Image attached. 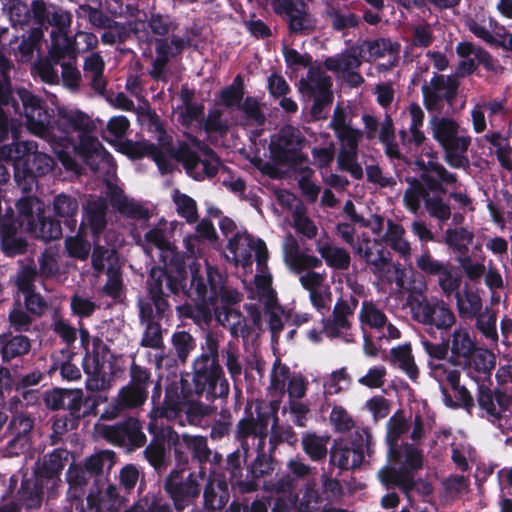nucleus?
Here are the masks:
<instances>
[{"mask_svg":"<svg viewBox=\"0 0 512 512\" xmlns=\"http://www.w3.org/2000/svg\"><path fill=\"white\" fill-rule=\"evenodd\" d=\"M16 94L23 111L14 102L12 106L16 112L24 114L28 131L50 144L65 169L78 171V164L73 158L75 153L95 171L112 166L110 155L102 144L88 134L93 127L88 115L78 110L60 109L59 120L52 123L38 97L25 88L17 89Z\"/></svg>","mask_w":512,"mask_h":512,"instance_id":"f257e3e1","label":"nucleus"},{"mask_svg":"<svg viewBox=\"0 0 512 512\" xmlns=\"http://www.w3.org/2000/svg\"><path fill=\"white\" fill-rule=\"evenodd\" d=\"M130 122L125 116H114L107 123V131L116 138L117 150L130 158L150 156L156 162L161 173L173 168L172 160L181 162L192 178L202 180L214 176L219 167L216 155L205 144L195 138L179 145L177 150L166 147L159 149L147 141L133 142L120 140L129 129Z\"/></svg>","mask_w":512,"mask_h":512,"instance_id":"f03ea898","label":"nucleus"},{"mask_svg":"<svg viewBox=\"0 0 512 512\" xmlns=\"http://www.w3.org/2000/svg\"><path fill=\"white\" fill-rule=\"evenodd\" d=\"M191 286L189 296H196L197 307L189 304L179 306L177 311L180 317L191 318L197 323L208 322L212 312L223 326L235 329L241 326L243 318L239 312L230 305L240 301V294L224 285L223 276L213 267L206 265L205 271L200 272V264L192 263Z\"/></svg>","mask_w":512,"mask_h":512,"instance_id":"7ed1b4c3","label":"nucleus"},{"mask_svg":"<svg viewBox=\"0 0 512 512\" xmlns=\"http://www.w3.org/2000/svg\"><path fill=\"white\" fill-rule=\"evenodd\" d=\"M33 141L15 142L0 147V156L14 165V180L23 192H29L36 185V177L46 175L54 167L53 159L38 152Z\"/></svg>","mask_w":512,"mask_h":512,"instance_id":"20e7f679","label":"nucleus"},{"mask_svg":"<svg viewBox=\"0 0 512 512\" xmlns=\"http://www.w3.org/2000/svg\"><path fill=\"white\" fill-rule=\"evenodd\" d=\"M80 338L87 354L83 361V367L88 375L86 381L87 389L100 391L107 389L112 382L115 373L113 355L107 350L100 339H94L93 348H89V334L81 329Z\"/></svg>","mask_w":512,"mask_h":512,"instance_id":"39448f33","label":"nucleus"},{"mask_svg":"<svg viewBox=\"0 0 512 512\" xmlns=\"http://www.w3.org/2000/svg\"><path fill=\"white\" fill-rule=\"evenodd\" d=\"M433 138L442 146L446 162L453 168H464L469 164L466 155L471 137L459 135V124L447 117H434L430 121Z\"/></svg>","mask_w":512,"mask_h":512,"instance_id":"423d86ee","label":"nucleus"},{"mask_svg":"<svg viewBox=\"0 0 512 512\" xmlns=\"http://www.w3.org/2000/svg\"><path fill=\"white\" fill-rule=\"evenodd\" d=\"M17 209L20 226L36 238L48 241L61 237L60 222L44 217L45 205L38 198H22L17 203Z\"/></svg>","mask_w":512,"mask_h":512,"instance_id":"0eeeda50","label":"nucleus"},{"mask_svg":"<svg viewBox=\"0 0 512 512\" xmlns=\"http://www.w3.org/2000/svg\"><path fill=\"white\" fill-rule=\"evenodd\" d=\"M107 209L106 201L103 199L90 200L85 208V218L81 224V231L75 237L66 239V249L71 257L86 259L90 252V243L83 239V227L88 226L94 235V244L96 241L100 244L99 234L106 226L105 213Z\"/></svg>","mask_w":512,"mask_h":512,"instance_id":"6e6552de","label":"nucleus"},{"mask_svg":"<svg viewBox=\"0 0 512 512\" xmlns=\"http://www.w3.org/2000/svg\"><path fill=\"white\" fill-rule=\"evenodd\" d=\"M211 413L207 405L195 401L193 398L184 395L183 391L167 390L163 407L155 412L159 417L168 420H176L181 426L186 422L197 425L204 416Z\"/></svg>","mask_w":512,"mask_h":512,"instance_id":"1a4fd4ad","label":"nucleus"},{"mask_svg":"<svg viewBox=\"0 0 512 512\" xmlns=\"http://www.w3.org/2000/svg\"><path fill=\"white\" fill-rule=\"evenodd\" d=\"M305 146V138L295 127L285 126L279 133L273 136L270 150L275 160L279 163L296 168L305 160L302 149Z\"/></svg>","mask_w":512,"mask_h":512,"instance_id":"9d476101","label":"nucleus"},{"mask_svg":"<svg viewBox=\"0 0 512 512\" xmlns=\"http://www.w3.org/2000/svg\"><path fill=\"white\" fill-rule=\"evenodd\" d=\"M408 304L414 318L423 324L443 330L452 327L456 322L453 311L444 301H428L421 295L411 294Z\"/></svg>","mask_w":512,"mask_h":512,"instance_id":"9b49d317","label":"nucleus"},{"mask_svg":"<svg viewBox=\"0 0 512 512\" xmlns=\"http://www.w3.org/2000/svg\"><path fill=\"white\" fill-rule=\"evenodd\" d=\"M228 250L232 261L236 265H241L244 269L252 264V252L255 253L257 266H264L268 260V249L265 242L261 239H254L245 230H238L229 239Z\"/></svg>","mask_w":512,"mask_h":512,"instance_id":"f8f14e48","label":"nucleus"},{"mask_svg":"<svg viewBox=\"0 0 512 512\" xmlns=\"http://www.w3.org/2000/svg\"><path fill=\"white\" fill-rule=\"evenodd\" d=\"M222 369L214 356L202 355L194 362L195 393L201 394L206 389L219 396H226L229 392L228 383L221 378Z\"/></svg>","mask_w":512,"mask_h":512,"instance_id":"ddd939ff","label":"nucleus"},{"mask_svg":"<svg viewBox=\"0 0 512 512\" xmlns=\"http://www.w3.org/2000/svg\"><path fill=\"white\" fill-rule=\"evenodd\" d=\"M185 287L186 284L181 271L178 272L177 277H173L172 271L165 272L161 268H153L148 280V289L157 313L162 315L168 309L165 290L178 293L180 290H184Z\"/></svg>","mask_w":512,"mask_h":512,"instance_id":"4468645a","label":"nucleus"},{"mask_svg":"<svg viewBox=\"0 0 512 512\" xmlns=\"http://www.w3.org/2000/svg\"><path fill=\"white\" fill-rule=\"evenodd\" d=\"M149 374L137 365L131 367V381L123 387L113 405L112 415L126 408H137L144 404L148 396Z\"/></svg>","mask_w":512,"mask_h":512,"instance_id":"2eb2a0df","label":"nucleus"},{"mask_svg":"<svg viewBox=\"0 0 512 512\" xmlns=\"http://www.w3.org/2000/svg\"><path fill=\"white\" fill-rule=\"evenodd\" d=\"M459 81L454 76L435 75L422 87L424 103L429 111L440 112L444 102L451 103L456 97Z\"/></svg>","mask_w":512,"mask_h":512,"instance_id":"dca6fc26","label":"nucleus"},{"mask_svg":"<svg viewBox=\"0 0 512 512\" xmlns=\"http://www.w3.org/2000/svg\"><path fill=\"white\" fill-rule=\"evenodd\" d=\"M165 489L173 500L175 508L181 511L199 496L200 483L195 474H189L184 479L181 472L173 471L166 481Z\"/></svg>","mask_w":512,"mask_h":512,"instance_id":"f3484780","label":"nucleus"},{"mask_svg":"<svg viewBox=\"0 0 512 512\" xmlns=\"http://www.w3.org/2000/svg\"><path fill=\"white\" fill-rule=\"evenodd\" d=\"M299 282L308 291L311 305L322 315L330 311L332 291L325 273L306 271L300 274Z\"/></svg>","mask_w":512,"mask_h":512,"instance_id":"a211bd4d","label":"nucleus"},{"mask_svg":"<svg viewBox=\"0 0 512 512\" xmlns=\"http://www.w3.org/2000/svg\"><path fill=\"white\" fill-rule=\"evenodd\" d=\"M358 436L361 440L359 444H353L352 447L337 444L334 447L331 453V461L334 465L342 469H354L363 462L364 447L368 454L371 453L373 446L371 433L366 429H362L358 432Z\"/></svg>","mask_w":512,"mask_h":512,"instance_id":"6ab92c4d","label":"nucleus"},{"mask_svg":"<svg viewBox=\"0 0 512 512\" xmlns=\"http://www.w3.org/2000/svg\"><path fill=\"white\" fill-rule=\"evenodd\" d=\"M93 267L98 270H106L108 281L104 287L107 294L117 297L120 294L122 282L119 274L118 258L114 249H104L96 241V247L92 255Z\"/></svg>","mask_w":512,"mask_h":512,"instance_id":"aec40b11","label":"nucleus"},{"mask_svg":"<svg viewBox=\"0 0 512 512\" xmlns=\"http://www.w3.org/2000/svg\"><path fill=\"white\" fill-rule=\"evenodd\" d=\"M341 143L338 155V164L341 169L348 171L353 177L361 178L363 170L357 162L358 142L362 133L352 127H349L336 134Z\"/></svg>","mask_w":512,"mask_h":512,"instance_id":"412c9836","label":"nucleus"},{"mask_svg":"<svg viewBox=\"0 0 512 512\" xmlns=\"http://www.w3.org/2000/svg\"><path fill=\"white\" fill-rule=\"evenodd\" d=\"M358 318L362 329L369 327L382 330V336L389 339L400 338V331L393 324L387 322L385 313L372 301L362 302L358 312Z\"/></svg>","mask_w":512,"mask_h":512,"instance_id":"4be33fe9","label":"nucleus"},{"mask_svg":"<svg viewBox=\"0 0 512 512\" xmlns=\"http://www.w3.org/2000/svg\"><path fill=\"white\" fill-rule=\"evenodd\" d=\"M330 77L326 72L320 68H311L307 79L301 80V88L310 92L314 99L313 113L316 114L317 110L325 104H328L332 99Z\"/></svg>","mask_w":512,"mask_h":512,"instance_id":"5701e85b","label":"nucleus"},{"mask_svg":"<svg viewBox=\"0 0 512 512\" xmlns=\"http://www.w3.org/2000/svg\"><path fill=\"white\" fill-rule=\"evenodd\" d=\"M356 253L363 258L370 266L371 271L376 274L383 271V265L389 260L390 253L385 250L382 242L363 237L354 246Z\"/></svg>","mask_w":512,"mask_h":512,"instance_id":"b1692460","label":"nucleus"},{"mask_svg":"<svg viewBox=\"0 0 512 512\" xmlns=\"http://www.w3.org/2000/svg\"><path fill=\"white\" fill-rule=\"evenodd\" d=\"M418 445L415 443L398 445L394 449H389V457L405 471L419 470L423 467L424 455Z\"/></svg>","mask_w":512,"mask_h":512,"instance_id":"393cba45","label":"nucleus"},{"mask_svg":"<svg viewBox=\"0 0 512 512\" xmlns=\"http://www.w3.org/2000/svg\"><path fill=\"white\" fill-rule=\"evenodd\" d=\"M398 45L390 40L380 39L364 42L359 47V57L366 61H375L380 58H387L389 66H393L398 59Z\"/></svg>","mask_w":512,"mask_h":512,"instance_id":"a878e982","label":"nucleus"},{"mask_svg":"<svg viewBox=\"0 0 512 512\" xmlns=\"http://www.w3.org/2000/svg\"><path fill=\"white\" fill-rule=\"evenodd\" d=\"M448 345L452 356L461 364L467 362L476 348L475 339L469 328L459 326L451 333Z\"/></svg>","mask_w":512,"mask_h":512,"instance_id":"bb28decb","label":"nucleus"},{"mask_svg":"<svg viewBox=\"0 0 512 512\" xmlns=\"http://www.w3.org/2000/svg\"><path fill=\"white\" fill-rule=\"evenodd\" d=\"M283 2L291 31L307 32L314 28L315 20L309 14L305 3L298 0H283Z\"/></svg>","mask_w":512,"mask_h":512,"instance_id":"cd10ccee","label":"nucleus"},{"mask_svg":"<svg viewBox=\"0 0 512 512\" xmlns=\"http://www.w3.org/2000/svg\"><path fill=\"white\" fill-rule=\"evenodd\" d=\"M478 404L491 418V421L495 423L504 408L512 412V395L504 393L493 395L490 390L480 389Z\"/></svg>","mask_w":512,"mask_h":512,"instance_id":"c85d7f7f","label":"nucleus"},{"mask_svg":"<svg viewBox=\"0 0 512 512\" xmlns=\"http://www.w3.org/2000/svg\"><path fill=\"white\" fill-rule=\"evenodd\" d=\"M106 436L110 441L119 444L128 441L132 445L140 447L145 443V435L141 431L140 423L135 419H130L122 426L108 427Z\"/></svg>","mask_w":512,"mask_h":512,"instance_id":"c756f323","label":"nucleus"},{"mask_svg":"<svg viewBox=\"0 0 512 512\" xmlns=\"http://www.w3.org/2000/svg\"><path fill=\"white\" fill-rule=\"evenodd\" d=\"M88 512H119L124 505V498L119 495L114 485H108L99 497L89 495L87 498Z\"/></svg>","mask_w":512,"mask_h":512,"instance_id":"7c9ffc66","label":"nucleus"},{"mask_svg":"<svg viewBox=\"0 0 512 512\" xmlns=\"http://www.w3.org/2000/svg\"><path fill=\"white\" fill-rule=\"evenodd\" d=\"M466 26L477 38L488 44L496 42V37L501 36L504 27L500 26L496 20L491 17H475L466 20Z\"/></svg>","mask_w":512,"mask_h":512,"instance_id":"2f4dec72","label":"nucleus"},{"mask_svg":"<svg viewBox=\"0 0 512 512\" xmlns=\"http://www.w3.org/2000/svg\"><path fill=\"white\" fill-rule=\"evenodd\" d=\"M254 286V289L251 290V298H257L264 305L275 304L276 296L272 288V276L267 269V263L262 267L257 266Z\"/></svg>","mask_w":512,"mask_h":512,"instance_id":"473e14b6","label":"nucleus"},{"mask_svg":"<svg viewBox=\"0 0 512 512\" xmlns=\"http://www.w3.org/2000/svg\"><path fill=\"white\" fill-rule=\"evenodd\" d=\"M32 10L38 24H42L46 18L47 22L54 30H67L70 26L71 16L64 10L53 9L46 13L45 4L42 1H34Z\"/></svg>","mask_w":512,"mask_h":512,"instance_id":"72a5a7b5","label":"nucleus"},{"mask_svg":"<svg viewBox=\"0 0 512 512\" xmlns=\"http://www.w3.org/2000/svg\"><path fill=\"white\" fill-rule=\"evenodd\" d=\"M423 165L422 179L431 189H438L441 184H453L456 182V176L449 173L444 166L430 159L427 164L423 160L418 161Z\"/></svg>","mask_w":512,"mask_h":512,"instance_id":"f704fd0d","label":"nucleus"},{"mask_svg":"<svg viewBox=\"0 0 512 512\" xmlns=\"http://www.w3.org/2000/svg\"><path fill=\"white\" fill-rule=\"evenodd\" d=\"M52 206L54 214L62 219L65 225L71 228L76 225L75 216L79 208L76 198L67 194H59L55 196Z\"/></svg>","mask_w":512,"mask_h":512,"instance_id":"c9c22d12","label":"nucleus"},{"mask_svg":"<svg viewBox=\"0 0 512 512\" xmlns=\"http://www.w3.org/2000/svg\"><path fill=\"white\" fill-rule=\"evenodd\" d=\"M153 311L148 303H140V317L147 322L146 330L142 338V345L151 348H158L162 343V336L159 325L152 322Z\"/></svg>","mask_w":512,"mask_h":512,"instance_id":"e433bc0d","label":"nucleus"},{"mask_svg":"<svg viewBox=\"0 0 512 512\" xmlns=\"http://www.w3.org/2000/svg\"><path fill=\"white\" fill-rule=\"evenodd\" d=\"M457 309L461 318L472 319L481 312L482 300L478 293L466 289L457 293Z\"/></svg>","mask_w":512,"mask_h":512,"instance_id":"4c0bfd02","label":"nucleus"},{"mask_svg":"<svg viewBox=\"0 0 512 512\" xmlns=\"http://www.w3.org/2000/svg\"><path fill=\"white\" fill-rule=\"evenodd\" d=\"M104 67V61L97 53H93L85 59V76L90 79L93 89L99 93H102L106 87L103 78Z\"/></svg>","mask_w":512,"mask_h":512,"instance_id":"58836bf2","label":"nucleus"},{"mask_svg":"<svg viewBox=\"0 0 512 512\" xmlns=\"http://www.w3.org/2000/svg\"><path fill=\"white\" fill-rule=\"evenodd\" d=\"M317 251L330 267L345 270L350 265V255L343 248L336 247L328 243H320Z\"/></svg>","mask_w":512,"mask_h":512,"instance_id":"ea45409f","label":"nucleus"},{"mask_svg":"<svg viewBox=\"0 0 512 512\" xmlns=\"http://www.w3.org/2000/svg\"><path fill=\"white\" fill-rule=\"evenodd\" d=\"M382 268V272L375 274L379 280L388 283L394 282L401 291L410 290L411 287L407 281V272L399 264L391 263V259L389 258Z\"/></svg>","mask_w":512,"mask_h":512,"instance_id":"a19ab883","label":"nucleus"},{"mask_svg":"<svg viewBox=\"0 0 512 512\" xmlns=\"http://www.w3.org/2000/svg\"><path fill=\"white\" fill-rule=\"evenodd\" d=\"M1 246L8 255H15L24 251L26 242L16 236V229L9 226L7 221L0 219Z\"/></svg>","mask_w":512,"mask_h":512,"instance_id":"79ce46f5","label":"nucleus"},{"mask_svg":"<svg viewBox=\"0 0 512 512\" xmlns=\"http://www.w3.org/2000/svg\"><path fill=\"white\" fill-rule=\"evenodd\" d=\"M433 424L434 420L428 413L420 411L416 412L408 423L409 438L413 443L420 444V442L432 430Z\"/></svg>","mask_w":512,"mask_h":512,"instance_id":"37998d69","label":"nucleus"},{"mask_svg":"<svg viewBox=\"0 0 512 512\" xmlns=\"http://www.w3.org/2000/svg\"><path fill=\"white\" fill-rule=\"evenodd\" d=\"M394 363L403 370L407 376L415 381L418 378V368L415 364L410 345H402L391 350Z\"/></svg>","mask_w":512,"mask_h":512,"instance_id":"c03bdc74","label":"nucleus"},{"mask_svg":"<svg viewBox=\"0 0 512 512\" xmlns=\"http://www.w3.org/2000/svg\"><path fill=\"white\" fill-rule=\"evenodd\" d=\"M51 47L50 56L57 62L66 55H72L75 52L74 42L67 36V30L50 31Z\"/></svg>","mask_w":512,"mask_h":512,"instance_id":"a18cd8bd","label":"nucleus"},{"mask_svg":"<svg viewBox=\"0 0 512 512\" xmlns=\"http://www.w3.org/2000/svg\"><path fill=\"white\" fill-rule=\"evenodd\" d=\"M359 54L353 50L349 53H344L335 58H329L325 61V66L331 71L338 72L345 77L346 73L355 70L360 65Z\"/></svg>","mask_w":512,"mask_h":512,"instance_id":"49530a36","label":"nucleus"},{"mask_svg":"<svg viewBox=\"0 0 512 512\" xmlns=\"http://www.w3.org/2000/svg\"><path fill=\"white\" fill-rule=\"evenodd\" d=\"M111 200L118 210L126 215L136 218H147L148 211L137 204L134 200L128 199L118 189H113Z\"/></svg>","mask_w":512,"mask_h":512,"instance_id":"de8ad7c7","label":"nucleus"},{"mask_svg":"<svg viewBox=\"0 0 512 512\" xmlns=\"http://www.w3.org/2000/svg\"><path fill=\"white\" fill-rule=\"evenodd\" d=\"M387 434L386 440L389 445V449H394L398 446V440L400 437L408 432L409 425L402 412H396L390 417L386 424Z\"/></svg>","mask_w":512,"mask_h":512,"instance_id":"09e8293b","label":"nucleus"},{"mask_svg":"<svg viewBox=\"0 0 512 512\" xmlns=\"http://www.w3.org/2000/svg\"><path fill=\"white\" fill-rule=\"evenodd\" d=\"M487 141L491 144L490 151L496 154L500 164L508 169H512V150L508 143L498 133L486 135Z\"/></svg>","mask_w":512,"mask_h":512,"instance_id":"8fccbe9b","label":"nucleus"},{"mask_svg":"<svg viewBox=\"0 0 512 512\" xmlns=\"http://www.w3.org/2000/svg\"><path fill=\"white\" fill-rule=\"evenodd\" d=\"M494 354L482 348H475L467 362L461 364L473 368L478 372L489 373L495 366Z\"/></svg>","mask_w":512,"mask_h":512,"instance_id":"3c124183","label":"nucleus"},{"mask_svg":"<svg viewBox=\"0 0 512 512\" xmlns=\"http://www.w3.org/2000/svg\"><path fill=\"white\" fill-rule=\"evenodd\" d=\"M166 221H160L157 226L149 230L145 234V241L147 246H154L161 251H169L172 249L171 243L168 239V227ZM148 250V247H146Z\"/></svg>","mask_w":512,"mask_h":512,"instance_id":"603ef678","label":"nucleus"},{"mask_svg":"<svg viewBox=\"0 0 512 512\" xmlns=\"http://www.w3.org/2000/svg\"><path fill=\"white\" fill-rule=\"evenodd\" d=\"M476 327L479 332L488 340L497 342L498 333L496 329V314L493 310L486 308L476 315Z\"/></svg>","mask_w":512,"mask_h":512,"instance_id":"864d4df0","label":"nucleus"},{"mask_svg":"<svg viewBox=\"0 0 512 512\" xmlns=\"http://www.w3.org/2000/svg\"><path fill=\"white\" fill-rule=\"evenodd\" d=\"M29 349L30 342L24 336H15L8 341H5V339L0 336V351L5 360L25 354Z\"/></svg>","mask_w":512,"mask_h":512,"instance_id":"5fc2aeb1","label":"nucleus"},{"mask_svg":"<svg viewBox=\"0 0 512 512\" xmlns=\"http://www.w3.org/2000/svg\"><path fill=\"white\" fill-rule=\"evenodd\" d=\"M172 199L176 205L178 214L188 222H194L197 219L196 202L188 195L181 193L178 189L172 192Z\"/></svg>","mask_w":512,"mask_h":512,"instance_id":"6e6d98bb","label":"nucleus"},{"mask_svg":"<svg viewBox=\"0 0 512 512\" xmlns=\"http://www.w3.org/2000/svg\"><path fill=\"white\" fill-rule=\"evenodd\" d=\"M408 113L410 116V134L411 141L416 145H421L425 140V135L420 131V127L423 125L424 112L418 104L412 103L408 107Z\"/></svg>","mask_w":512,"mask_h":512,"instance_id":"4d7b16f0","label":"nucleus"},{"mask_svg":"<svg viewBox=\"0 0 512 512\" xmlns=\"http://www.w3.org/2000/svg\"><path fill=\"white\" fill-rule=\"evenodd\" d=\"M196 233L197 236L195 237H188L185 239L186 248L189 251L190 254L195 255L200 251V248L196 246L198 244L199 239L203 238L207 239L209 241H214L216 239V231L213 227V225L207 221L202 220L196 227Z\"/></svg>","mask_w":512,"mask_h":512,"instance_id":"13d9d810","label":"nucleus"},{"mask_svg":"<svg viewBox=\"0 0 512 512\" xmlns=\"http://www.w3.org/2000/svg\"><path fill=\"white\" fill-rule=\"evenodd\" d=\"M42 36L43 31L40 28H33L30 35L27 38H23L15 53L19 61L28 62L31 60Z\"/></svg>","mask_w":512,"mask_h":512,"instance_id":"bf43d9fd","label":"nucleus"},{"mask_svg":"<svg viewBox=\"0 0 512 512\" xmlns=\"http://www.w3.org/2000/svg\"><path fill=\"white\" fill-rule=\"evenodd\" d=\"M243 98V80L237 76L233 83L222 90L219 102L226 107H240Z\"/></svg>","mask_w":512,"mask_h":512,"instance_id":"052dcab7","label":"nucleus"},{"mask_svg":"<svg viewBox=\"0 0 512 512\" xmlns=\"http://www.w3.org/2000/svg\"><path fill=\"white\" fill-rule=\"evenodd\" d=\"M432 376L439 382H447L453 389L459 388V371L455 368H448L444 363L430 362Z\"/></svg>","mask_w":512,"mask_h":512,"instance_id":"680f3d73","label":"nucleus"},{"mask_svg":"<svg viewBox=\"0 0 512 512\" xmlns=\"http://www.w3.org/2000/svg\"><path fill=\"white\" fill-rule=\"evenodd\" d=\"M114 465V453L102 451L89 457L85 462V469L90 474H98L110 470Z\"/></svg>","mask_w":512,"mask_h":512,"instance_id":"e2e57ef3","label":"nucleus"},{"mask_svg":"<svg viewBox=\"0 0 512 512\" xmlns=\"http://www.w3.org/2000/svg\"><path fill=\"white\" fill-rule=\"evenodd\" d=\"M267 431L268 421L262 415H259L257 421L253 418H246L239 422V434L242 437L254 435L264 438L267 435Z\"/></svg>","mask_w":512,"mask_h":512,"instance_id":"0e129e2a","label":"nucleus"},{"mask_svg":"<svg viewBox=\"0 0 512 512\" xmlns=\"http://www.w3.org/2000/svg\"><path fill=\"white\" fill-rule=\"evenodd\" d=\"M322 264L321 259L316 256L309 255L306 253L299 252L294 255L293 259L289 260L286 265L297 274H301L306 271H314V268L320 267Z\"/></svg>","mask_w":512,"mask_h":512,"instance_id":"69168bd1","label":"nucleus"},{"mask_svg":"<svg viewBox=\"0 0 512 512\" xmlns=\"http://www.w3.org/2000/svg\"><path fill=\"white\" fill-rule=\"evenodd\" d=\"M303 449L313 459L318 460L325 457L327 440L314 434H307L302 440Z\"/></svg>","mask_w":512,"mask_h":512,"instance_id":"338daca9","label":"nucleus"},{"mask_svg":"<svg viewBox=\"0 0 512 512\" xmlns=\"http://www.w3.org/2000/svg\"><path fill=\"white\" fill-rule=\"evenodd\" d=\"M59 271L57 253L52 249H47L39 258V276L52 278L58 275Z\"/></svg>","mask_w":512,"mask_h":512,"instance_id":"774afa93","label":"nucleus"}]
</instances>
